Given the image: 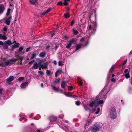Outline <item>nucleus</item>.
Here are the masks:
<instances>
[{"mask_svg":"<svg viewBox=\"0 0 132 132\" xmlns=\"http://www.w3.org/2000/svg\"><path fill=\"white\" fill-rule=\"evenodd\" d=\"M96 27V23H95V26H92L91 25L89 24L87 27V30L88 31L89 34L92 35L95 33Z\"/></svg>","mask_w":132,"mask_h":132,"instance_id":"1","label":"nucleus"},{"mask_svg":"<svg viewBox=\"0 0 132 132\" xmlns=\"http://www.w3.org/2000/svg\"><path fill=\"white\" fill-rule=\"evenodd\" d=\"M110 116L112 119L116 118L117 117L116 110L114 107L111 108L110 111Z\"/></svg>","mask_w":132,"mask_h":132,"instance_id":"2","label":"nucleus"},{"mask_svg":"<svg viewBox=\"0 0 132 132\" xmlns=\"http://www.w3.org/2000/svg\"><path fill=\"white\" fill-rule=\"evenodd\" d=\"M100 126L97 123H96L93 125L90 128V130L94 132L98 131Z\"/></svg>","mask_w":132,"mask_h":132,"instance_id":"3","label":"nucleus"},{"mask_svg":"<svg viewBox=\"0 0 132 132\" xmlns=\"http://www.w3.org/2000/svg\"><path fill=\"white\" fill-rule=\"evenodd\" d=\"M42 61V60H40V61L38 63L40 70L41 69V68L43 69L44 68H46L47 67L48 64L47 63L45 62L41 64V63Z\"/></svg>","mask_w":132,"mask_h":132,"instance_id":"4","label":"nucleus"},{"mask_svg":"<svg viewBox=\"0 0 132 132\" xmlns=\"http://www.w3.org/2000/svg\"><path fill=\"white\" fill-rule=\"evenodd\" d=\"M12 18V16L10 15L8 17L5 18V22L7 25H9L10 24V22Z\"/></svg>","mask_w":132,"mask_h":132,"instance_id":"5","label":"nucleus"},{"mask_svg":"<svg viewBox=\"0 0 132 132\" xmlns=\"http://www.w3.org/2000/svg\"><path fill=\"white\" fill-rule=\"evenodd\" d=\"M21 13L20 11H17L16 12V14L15 15L14 21H16L18 19L20 18L21 16Z\"/></svg>","mask_w":132,"mask_h":132,"instance_id":"6","label":"nucleus"},{"mask_svg":"<svg viewBox=\"0 0 132 132\" xmlns=\"http://www.w3.org/2000/svg\"><path fill=\"white\" fill-rule=\"evenodd\" d=\"M16 61V59H10L9 60L7 61L8 65H10L14 63Z\"/></svg>","mask_w":132,"mask_h":132,"instance_id":"7","label":"nucleus"},{"mask_svg":"<svg viewBox=\"0 0 132 132\" xmlns=\"http://www.w3.org/2000/svg\"><path fill=\"white\" fill-rule=\"evenodd\" d=\"M5 9L4 5L2 4H0V14L2 13Z\"/></svg>","mask_w":132,"mask_h":132,"instance_id":"8","label":"nucleus"},{"mask_svg":"<svg viewBox=\"0 0 132 132\" xmlns=\"http://www.w3.org/2000/svg\"><path fill=\"white\" fill-rule=\"evenodd\" d=\"M50 121L56 122L57 121V118L56 117L52 116L50 117Z\"/></svg>","mask_w":132,"mask_h":132,"instance_id":"9","label":"nucleus"},{"mask_svg":"<svg viewBox=\"0 0 132 132\" xmlns=\"http://www.w3.org/2000/svg\"><path fill=\"white\" fill-rule=\"evenodd\" d=\"M62 73V70L61 69H58L56 72L55 74V76L57 77L59 75Z\"/></svg>","mask_w":132,"mask_h":132,"instance_id":"10","label":"nucleus"},{"mask_svg":"<svg viewBox=\"0 0 132 132\" xmlns=\"http://www.w3.org/2000/svg\"><path fill=\"white\" fill-rule=\"evenodd\" d=\"M14 77L13 76H10L9 78L6 79V81L7 82H10L13 80Z\"/></svg>","mask_w":132,"mask_h":132,"instance_id":"11","label":"nucleus"},{"mask_svg":"<svg viewBox=\"0 0 132 132\" xmlns=\"http://www.w3.org/2000/svg\"><path fill=\"white\" fill-rule=\"evenodd\" d=\"M52 87V89L55 91H57V92L61 91H63L62 90L60 89L59 88H56L55 86H53Z\"/></svg>","mask_w":132,"mask_h":132,"instance_id":"12","label":"nucleus"},{"mask_svg":"<svg viewBox=\"0 0 132 132\" xmlns=\"http://www.w3.org/2000/svg\"><path fill=\"white\" fill-rule=\"evenodd\" d=\"M82 45V44H77L75 46L76 47V50L75 52H74V53L76 51H77L80 48L81 46Z\"/></svg>","mask_w":132,"mask_h":132,"instance_id":"13","label":"nucleus"},{"mask_svg":"<svg viewBox=\"0 0 132 132\" xmlns=\"http://www.w3.org/2000/svg\"><path fill=\"white\" fill-rule=\"evenodd\" d=\"M1 65L2 67H5L7 66L8 65L7 61L2 62L1 63Z\"/></svg>","mask_w":132,"mask_h":132,"instance_id":"14","label":"nucleus"},{"mask_svg":"<svg viewBox=\"0 0 132 132\" xmlns=\"http://www.w3.org/2000/svg\"><path fill=\"white\" fill-rule=\"evenodd\" d=\"M28 83H22L20 85L21 88H25L26 86L28 85Z\"/></svg>","mask_w":132,"mask_h":132,"instance_id":"15","label":"nucleus"},{"mask_svg":"<svg viewBox=\"0 0 132 132\" xmlns=\"http://www.w3.org/2000/svg\"><path fill=\"white\" fill-rule=\"evenodd\" d=\"M46 53L45 52H42L40 53L39 55V56L42 58H44L45 57Z\"/></svg>","mask_w":132,"mask_h":132,"instance_id":"16","label":"nucleus"},{"mask_svg":"<svg viewBox=\"0 0 132 132\" xmlns=\"http://www.w3.org/2000/svg\"><path fill=\"white\" fill-rule=\"evenodd\" d=\"M38 63H37V62H36L35 63H34V65H33L32 67L35 69H37L38 68Z\"/></svg>","mask_w":132,"mask_h":132,"instance_id":"17","label":"nucleus"},{"mask_svg":"<svg viewBox=\"0 0 132 132\" xmlns=\"http://www.w3.org/2000/svg\"><path fill=\"white\" fill-rule=\"evenodd\" d=\"M94 104V106L95 107L99 105L98 104V100H95L93 101Z\"/></svg>","mask_w":132,"mask_h":132,"instance_id":"18","label":"nucleus"},{"mask_svg":"<svg viewBox=\"0 0 132 132\" xmlns=\"http://www.w3.org/2000/svg\"><path fill=\"white\" fill-rule=\"evenodd\" d=\"M72 30L74 35H77L79 34L77 30L74 29H72Z\"/></svg>","mask_w":132,"mask_h":132,"instance_id":"19","label":"nucleus"},{"mask_svg":"<svg viewBox=\"0 0 132 132\" xmlns=\"http://www.w3.org/2000/svg\"><path fill=\"white\" fill-rule=\"evenodd\" d=\"M71 93H67L65 92H64V94L67 96L68 97H71L72 96V95L71 94Z\"/></svg>","mask_w":132,"mask_h":132,"instance_id":"20","label":"nucleus"},{"mask_svg":"<svg viewBox=\"0 0 132 132\" xmlns=\"http://www.w3.org/2000/svg\"><path fill=\"white\" fill-rule=\"evenodd\" d=\"M5 42L6 45H10L11 44V41L10 40H8L5 41Z\"/></svg>","mask_w":132,"mask_h":132,"instance_id":"21","label":"nucleus"},{"mask_svg":"<svg viewBox=\"0 0 132 132\" xmlns=\"http://www.w3.org/2000/svg\"><path fill=\"white\" fill-rule=\"evenodd\" d=\"M36 54L35 53V52H33L31 55V59H33L36 57Z\"/></svg>","mask_w":132,"mask_h":132,"instance_id":"22","label":"nucleus"},{"mask_svg":"<svg viewBox=\"0 0 132 132\" xmlns=\"http://www.w3.org/2000/svg\"><path fill=\"white\" fill-rule=\"evenodd\" d=\"M64 17L65 18H69L70 16V15L69 14L67 13H66L64 14Z\"/></svg>","mask_w":132,"mask_h":132,"instance_id":"23","label":"nucleus"},{"mask_svg":"<svg viewBox=\"0 0 132 132\" xmlns=\"http://www.w3.org/2000/svg\"><path fill=\"white\" fill-rule=\"evenodd\" d=\"M20 45V44L18 43H16L12 45V46L14 48H17Z\"/></svg>","mask_w":132,"mask_h":132,"instance_id":"24","label":"nucleus"},{"mask_svg":"<svg viewBox=\"0 0 132 132\" xmlns=\"http://www.w3.org/2000/svg\"><path fill=\"white\" fill-rule=\"evenodd\" d=\"M114 65L113 64V65L112 66V67H111V68H110V70H109V72L110 73H111L114 70Z\"/></svg>","mask_w":132,"mask_h":132,"instance_id":"25","label":"nucleus"},{"mask_svg":"<svg viewBox=\"0 0 132 132\" xmlns=\"http://www.w3.org/2000/svg\"><path fill=\"white\" fill-rule=\"evenodd\" d=\"M37 0H30V3L32 4H34Z\"/></svg>","mask_w":132,"mask_h":132,"instance_id":"26","label":"nucleus"},{"mask_svg":"<svg viewBox=\"0 0 132 132\" xmlns=\"http://www.w3.org/2000/svg\"><path fill=\"white\" fill-rule=\"evenodd\" d=\"M98 101L99 105L103 104L104 103V101L103 100H98Z\"/></svg>","mask_w":132,"mask_h":132,"instance_id":"27","label":"nucleus"},{"mask_svg":"<svg viewBox=\"0 0 132 132\" xmlns=\"http://www.w3.org/2000/svg\"><path fill=\"white\" fill-rule=\"evenodd\" d=\"M94 106V103L93 101L89 104V106L91 108H92Z\"/></svg>","mask_w":132,"mask_h":132,"instance_id":"28","label":"nucleus"},{"mask_svg":"<svg viewBox=\"0 0 132 132\" xmlns=\"http://www.w3.org/2000/svg\"><path fill=\"white\" fill-rule=\"evenodd\" d=\"M11 11V10L9 8L8 9L7 11V12L6 14V15H7V16L9 15V14L10 13Z\"/></svg>","mask_w":132,"mask_h":132,"instance_id":"29","label":"nucleus"},{"mask_svg":"<svg viewBox=\"0 0 132 132\" xmlns=\"http://www.w3.org/2000/svg\"><path fill=\"white\" fill-rule=\"evenodd\" d=\"M24 79L23 77H20L18 78V81L19 82H21Z\"/></svg>","mask_w":132,"mask_h":132,"instance_id":"30","label":"nucleus"},{"mask_svg":"<svg viewBox=\"0 0 132 132\" xmlns=\"http://www.w3.org/2000/svg\"><path fill=\"white\" fill-rule=\"evenodd\" d=\"M125 76L126 78L127 79H128L130 78V75L129 72L128 73L126 74L125 75Z\"/></svg>","mask_w":132,"mask_h":132,"instance_id":"31","label":"nucleus"},{"mask_svg":"<svg viewBox=\"0 0 132 132\" xmlns=\"http://www.w3.org/2000/svg\"><path fill=\"white\" fill-rule=\"evenodd\" d=\"M72 43H70L69 44L67 45L66 46V48L69 49Z\"/></svg>","mask_w":132,"mask_h":132,"instance_id":"32","label":"nucleus"},{"mask_svg":"<svg viewBox=\"0 0 132 132\" xmlns=\"http://www.w3.org/2000/svg\"><path fill=\"white\" fill-rule=\"evenodd\" d=\"M76 41V40L75 39H72L70 40V43L72 44V43H73L74 42H75Z\"/></svg>","mask_w":132,"mask_h":132,"instance_id":"33","label":"nucleus"},{"mask_svg":"<svg viewBox=\"0 0 132 132\" xmlns=\"http://www.w3.org/2000/svg\"><path fill=\"white\" fill-rule=\"evenodd\" d=\"M3 47L4 49H7L8 48V46L7 45L5 44H3Z\"/></svg>","mask_w":132,"mask_h":132,"instance_id":"34","label":"nucleus"},{"mask_svg":"<svg viewBox=\"0 0 132 132\" xmlns=\"http://www.w3.org/2000/svg\"><path fill=\"white\" fill-rule=\"evenodd\" d=\"M46 73L47 75L49 76L50 75L51 71H50L47 70L46 71Z\"/></svg>","mask_w":132,"mask_h":132,"instance_id":"35","label":"nucleus"},{"mask_svg":"<svg viewBox=\"0 0 132 132\" xmlns=\"http://www.w3.org/2000/svg\"><path fill=\"white\" fill-rule=\"evenodd\" d=\"M52 9L51 7H49L46 11H45V13H47L50 12Z\"/></svg>","mask_w":132,"mask_h":132,"instance_id":"36","label":"nucleus"},{"mask_svg":"<svg viewBox=\"0 0 132 132\" xmlns=\"http://www.w3.org/2000/svg\"><path fill=\"white\" fill-rule=\"evenodd\" d=\"M81 104V103L80 101H77L76 102L75 104L77 106H79Z\"/></svg>","mask_w":132,"mask_h":132,"instance_id":"37","label":"nucleus"},{"mask_svg":"<svg viewBox=\"0 0 132 132\" xmlns=\"http://www.w3.org/2000/svg\"><path fill=\"white\" fill-rule=\"evenodd\" d=\"M65 83H61V86L62 88H64L65 86Z\"/></svg>","mask_w":132,"mask_h":132,"instance_id":"38","label":"nucleus"},{"mask_svg":"<svg viewBox=\"0 0 132 132\" xmlns=\"http://www.w3.org/2000/svg\"><path fill=\"white\" fill-rule=\"evenodd\" d=\"M100 111V109L99 108H97V111H96L95 113V114H98L99 113V112Z\"/></svg>","mask_w":132,"mask_h":132,"instance_id":"39","label":"nucleus"},{"mask_svg":"<svg viewBox=\"0 0 132 132\" xmlns=\"http://www.w3.org/2000/svg\"><path fill=\"white\" fill-rule=\"evenodd\" d=\"M38 73L42 76L44 74L43 72L41 71H38Z\"/></svg>","mask_w":132,"mask_h":132,"instance_id":"40","label":"nucleus"},{"mask_svg":"<svg viewBox=\"0 0 132 132\" xmlns=\"http://www.w3.org/2000/svg\"><path fill=\"white\" fill-rule=\"evenodd\" d=\"M73 89V86H70L68 87V90H71Z\"/></svg>","mask_w":132,"mask_h":132,"instance_id":"41","label":"nucleus"},{"mask_svg":"<svg viewBox=\"0 0 132 132\" xmlns=\"http://www.w3.org/2000/svg\"><path fill=\"white\" fill-rule=\"evenodd\" d=\"M62 3L61 1H60L59 2H58L57 3V5H59L60 6L62 5Z\"/></svg>","mask_w":132,"mask_h":132,"instance_id":"42","label":"nucleus"},{"mask_svg":"<svg viewBox=\"0 0 132 132\" xmlns=\"http://www.w3.org/2000/svg\"><path fill=\"white\" fill-rule=\"evenodd\" d=\"M84 108L86 111H88L89 109V108L88 107L85 106H84Z\"/></svg>","mask_w":132,"mask_h":132,"instance_id":"43","label":"nucleus"},{"mask_svg":"<svg viewBox=\"0 0 132 132\" xmlns=\"http://www.w3.org/2000/svg\"><path fill=\"white\" fill-rule=\"evenodd\" d=\"M2 39L4 40H6L7 39V37L5 36H3Z\"/></svg>","mask_w":132,"mask_h":132,"instance_id":"44","label":"nucleus"},{"mask_svg":"<svg viewBox=\"0 0 132 132\" xmlns=\"http://www.w3.org/2000/svg\"><path fill=\"white\" fill-rule=\"evenodd\" d=\"M63 3L64 5L65 6L67 5L68 4V3L66 1H65V0H64Z\"/></svg>","mask_w":132,"mask_h":132,"instance_id":"45","label":"nucleus"},{"mask_svg":"<svg viewBox=\"0 0 132 132\" xmlns=\"http://www.w3.org/2000/svg\"><path fill=\"white\" fill-rule=\"evenodd\" d=\"M75 22V21L74 20H72L71 22L70 25H71V26H72L74 24Z\"/></svg>","mask_w":132,"mask_h":132,"instance_id":"46","label":"nucleus"},{"mask_svg":"<svg viewBox=\"0 0 132 132\" xmlns=\"http://www.w3.org/2000/svg\"><path fill=\"white\" fill-rule=\"evenodd\" d=\"M23 49V48L22 47H20L18 51L19 52H21Z\"/></svg>","mask_w":132,"mask_h":132,"instance_id":"47","label":"nucleus"},{"mask_svg":"<svg viewBox=\"0 0 132 132\" xmlns=\"http://www.w3.org/2000/svg\"><path fill=\"white\" fill-rule=\"evenodd\" d=\"M89 43V40H87V41L86 42L85 44L84 45V46H87V45Z\"/></svg>","mask_w":132,"mask_h":132,"instance_id":"48","label":"nucleus"},{"mask_svg":"<svg viewBox=\"0 0 132 132\" xmlns=\"http://www.w3.org/2000/svg\"><path fill=\"white\" fill-rule=\"evenodd\" d=\"M51 37H53L55 34V33L53 31L51 32Z\"/></svg>","mask_w":132,"mask_h":132,"instance_id":"49","label":"nucleus"},{"mask_svg":"<svg viewBox=\"0 0 132 132\" xmlns=\"http://www.w3.org/2000/svg\"><path fill=\"white\" fill-rule=\"evenodd\" d=\"M104 91H102L101 92H100V95H103L104 96H105V95L104 94Z\"/></svg>","mask_w":132,"mask_h":132,"instance_id":"50","label":"nucleus"},{"mask_svg":"<svg viewBox=\"0 0 132 132\" xmlns=\"http://www.w3.org/2000/svg\"><path fill=\"white\" fill-rule=\"evenodd\" d=\"M62 65V62L61 61H60L58 62V65L59 66H61Z\"/></svg>","mask_w":132,"mask_h":132,"instance_id":"51","label":"nucleus"},{"mask_svg":"<svg viewBox=\"0 0 132 132\" xmlns=\"http://www.w3.org/2000/svg\"><path fill=\"white\" fill-rule=\"evenodd\" d=\"M34 61V60L31 61L29 62V64H31Z\"/></svg>","mask_w":132,"mask_h":132,"instance_id":"52","label":"nucleus"},{"mask_svg":"<svg viewBox=\"0 0 132 132\" xmlns=\"http://www.w3.org/2000/svg\"><path fill=\"white\" fill-rule=\"evenodd\" d=\"M127 62V60L126 59V60H125V61H124V62L123 63V65H125L126 63Z\"/></svg>","mask_w":132,"mask_h":132,"instance_id":"53","label":"nucleus"},{"mask_svg":"<svg viewBox=\"0 0 132 132\" xmlns=\"http://www.w3.org/2000/svg\"><path fill=\"white\" fill-rule=\"evenodd\" d=\"M116 80L114 78H112L111 79V81L112 82H114L116 81Z\"/></svg>","mask_w":132,"mask_h":132,"instance_id":"54","label":"nucleus"},{"mask_svg":"<svg viewBox=\"0 0 132 132\" xmlns=\"http://www.w3.org/2000/svg\"><path fill=\"white\" fill-rule=\"evenodd\" d=\"M30 47H28V48H27L26 49V51L27 52H28L29 51V50L30 49Z\"/></svg>","mask_w":132,"mask_h":132,"instance_id":"55","label":"nucleus"},{"mask_svg":"<svg viewBox=\"0 0 132 132\" xmlns=\"http://www.w3.org/2000/svg\"><path fill=\"white\" fill-rule=\"evenodd\" d=\"M3 90V89L0 88V94L2 95V91Z\"/></svg>","mask_w":132,"mask_h":132,"instance_id":"56","label":"nucleus"},{"mask_svg":"<svg viewBox=\"0 0 132 132\" xmlns=\"http://www.w3.org/2000/svg\"><path fill=\"white\" fill-rule=\"evenodd\" d=\"M128 69H126L125 70V71H124V73H126H126L128 72Z\"/></svg>","mask_w":132,"mask_h":132,"instance_id":"57","label":"nucleus"},{"mask_svg":"<svg viewBox=\"0 0 132 132\" xmlns=\"http://www.w3.org/2000/svg\"><path fill=\"white\" fill-rule=\"evenodd\" d=\"M3 42L2 41H0V45H3Z\"/></svg>","mask_w":132,"mask_h":132,"instance_id":"58","label":"nucleus"},{"mask_svg":"<svg viewBox=\"0 0 132 132\" xmlns=\"http://www.w3.org/2000/svg\"><path fill=\"white\" fill-rule=\"evenodd\" d=\"M3 30L4 31L6 32L7 31V29L6 28L4 27L3 29Z\"/></svg>","mask_w":132,"mask_h":132,"instance_id":"59","label":"nucleus"},{"mask_svg":"<svg viewBox=\"0 0 132 132\" xmlns=\"http://www.w3.org/2000/svg\"><path fill=\"white\" fill-rule=\"evenodd\" d=\"M79 86H81L83 85V83H78Z\"/></svg>","mask_w":132,"mask_h":132,"instance_id":"60","label":"nucleus"},{"mask_svg":"<svg viewBox=\"0 0 132 132\" xmlns=\"http://www.w3.org/2000/svg\"><path fill=\"white\" fill-rule=\"evenodd\" d=\"M46 13H45V11H44L42 13V15H44Z\"/></svg>","mask_w":132,"mask_h":132,"instance_id":"61","label":"nucleus"},{"mask_svg":"<svg viewBox=\"0 0 132 132\" xmlns=\"http://www.w3.org/2000/svg\"><path fill=\"white\" fill-rule=\"evenodd\" d=\"M3 35L2 34H0V39H2Z\"/></svg>","mask_w":132,"mask_h":132,"instance_id":"62","label":"nucleus"},{"mask_svg":"<svg viewBox=\"0 0 132 132\" xmlns=\"http://www.w3.org/2000/svg\"><path fill=\"white\" fill-rule=\"evenodd\" d=\"M53 63L55 65H56L57 64V62L55 60H54L53 61Z\"/></svg>","mask_w":132,"mask_h":132,"instance_id":"63","label":"nucleus"},{"mask_svg":"<svg viewBox=\"0 0 132 132\" xmlns=\"http://www.w3.org/2000/svg\"><path fill=\"white\" fill-rule=\"evenodd\" d=\"M132 55V50L131 51L129 54V55Z\"/></svg>","mask_w":132,"mask_h":132,"instance_id":"64","label":"nucleus"}]
</instances>
